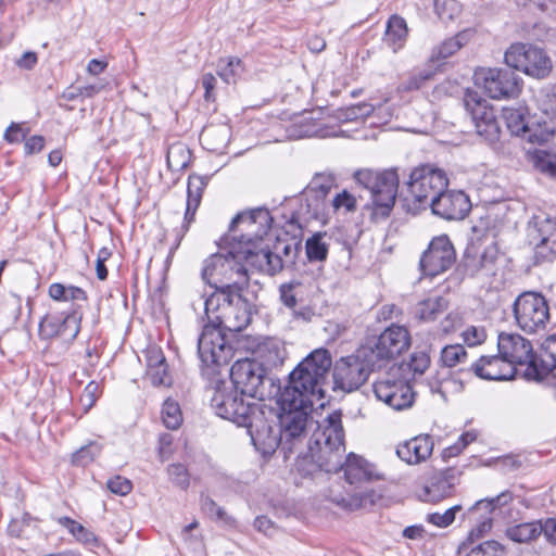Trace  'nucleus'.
Wrapping results in <instances>:
<instances>
[{
    "label": "nucleus",
    "instance_id": "2f4dec72",
    "mask_svg": "<svg viewBox=\"0 0 556 556\" xmlns=\"http://www.w3.org/2000/svg\"><path fill=\"white\" fill-rule=\"evenodd\" d=\"M506 536L517 543H529L543 534V522H522L507 527Z\"/></svg>",
    "mask_w": 556,
    "mask_h": 556
},
{
    "label": "nucleus",
    "instance_id": "cd10ccee",
    "mask_svg": "<svg viewBox=\"0 0 556 556\" xmlns=\"http://www.w3.org/2000/svg\"><path fill=\"white\" fill-rule=\"evenodd\" d=\"M433 451V441L429 435L415 437L396 448V455L409 465H416L430 457Z\"/></svg>",
    "mask_w": 556,
    "mask_h": 556
},
{
    "label": "nucleus",
    "instance_id": "bb28decb",
    "mask_svg": "<svg viewBox=\"0 0 556 556\" xmlns=\"http://www.w3.org/2000/svg\"><path fill=\"white\" fill-rule=\"evenodd\" d=\"M334 187V177L331 174H316L304 190L307 206L314 215L325 212V200Z\"/></svg>",
    "mask_w": 556,
    "mask_h": 556
},
{
    "label": "nucleus",
    "instance_id": "a878e982",
    "mask_svg": "<svg viewBox=\"0 0 556 556\" xmlns=\"http://www.w3.org/2000/svg\"><path fill=\"white\" fill-rule=\"evenodd\" d=\"M470 370L479 378L485 380H509L513 379L517 369L504 357L498 355H482L471 364Z\"/></svg>",
    "mask_w": 556,
    "mask_h": 556
},
{
    "label": "nucleus",
    "instance_id": "3c124183",
    "mask_svg": "<svg viewBox=\"0 0 556 556\" xmlns=\"http://www.w3.org/2000/svg\"><path fill=\"white\" fill-rule=\"evenodd\" d=\"M80 320L81 315L76 311H73L72 313L63 316L61 328L62 331L60 332V337H62L64 340L75 339L80 329Z\"/></svg>",
    "mask_w": 556,
    "mask_h": 556
},
{
    "label": "nucleus",
    "instance_id": "39448f33",
    "mask_svg": "<svg viewBox=\"0 0 556 556\" xmlns=\"http://www.w3.org/2000/svg\"><path fill=\"white\" fill-rule=\"evenodd\" d=\"M238 245L227 254H212L204 261L202 278L216 290L242 291L249 281V268L241 263Z\"/></svg>",
    "mask_w": 556,
    "mask_h": 556
},
{
    "label": "nucleus",
    "instance_id": "bf43d9fd",
    "mask_svg": "<svg viewBox=\"0 0 556 556\" xmlns=\"http://www.w3.org/2000/svg\"><path fill=\"white\" fill-rule=\"evenodd\" d=\"M169 480L180 489H187L189 485V473L181 464H172L167 468Z\"/></svg>",
    "mask_w": 556,
    "mask_h": 556
},
{
    "label": "nucleus",
    "instance_id": "e433bc0d",
    "mask_svg": "<svg viewBox=\"0 0 556 556\" xmlns=\"http://www.w3.org/2000/svg\"><path fill=\"white\" fill-rule=\"evenodd\" d=\"M200 139L207 149L219 150L229 141V128L225 125L207 126L202 130Z\"/></svg>",
    "mask_w": 556,
    "mask_h": 556
},
{
    "label": "nucleus",
    "instance_id": "6e6d98bb",
    "mask_svg": "<svg viewBox=\"0 0 556 556\" xmlns=\"http://www.w3.org/2000/svg\"><path fill=\"white\" fill-rule=\"evenodd\" d=\"M497 256L498 251L495 245H489L485 248L483 253L479 256L482 274L486 276L495 274Z\"/></svg>",
    "mask_w": 556,
    "mask_h": 556
},
{
    "label": "nucleus",
    "instance_id": "69168bd1",
    "mask_svg": "<svg viewBox=\"0 0 556 556\" xmlns=\"http://www.w3.org/2000/svg\"><path fill=\"white\" fill-rule=\"evenodd\" d=\"M147 370L166 366V359L162 350L157 346H150L146 351Z\"/></svg>",
    "mask_w": 556,
    "mask_h": 556
},
{
    "label": "nucleus",
    "instance_id": "5701e85b",
    "mask_svg": "<svg viewBox=\"0 0 556 556\" xmlns=\"http://www.w3.org/2000/svg\"><path fill=\"white\" fill-rule=\"evenodd\" d=\"M429 207H431L433 214L444 219L459 220L468 214L471 204L463 191L444 190L432 200Z\"/></svg>",
    "mask_w": 556,
    "mask_h": 556
},
{
    "label": "nucleus",
    "instance_id": "4c0bfd02",
    "mask_svg": "<svg viewBox=\"0 0 556 556\" xmlns=\"http://www.w3.org/2000/svg\"><path fill=\"white\" fill-rule=\"evenodd\" d=\"M303 288L304 285L300 280H291L289 282L282 283L279 287L281 303L286 307L294 309L298 304H301L304 300Z\"/></svg>",
    "mask_w": 556,
    "mask_h": 556
},
{
    "label": "nucleus",
    "instance_id": "473e14b6",
    "mask_svg": "<svg viewBox=\"0 0 556 556\" xmlns=\"http://www.w3.org/2000/svg\"><path fill=\"white\" fill-rule=\"evenodd\" d=\"M472 37V31L466 29L459 31L454 38H450L435 47L431 53V61H442L457 52Z\"/></svg>",
    "mask_w": 556,
    "mask_h": 556
},
{
    "label": "nucleus",
    "instance_id": "72a5a7b5",
    "mask_svg": "<svg viewBox=\"0 0 556 556\" xmlns=\"http://www.w3.org/2000/svg\"><path fill=\"white\" fill-rule=\"evenodd\" d=\"M507 129L511 135L520 137L531 122L525 108H504L502 113Z\"/></svg>",
    "mask_w": 556,
    "mask_h": 556
},
{
    "label": "nucleus",
    "instance_id": "58836bf2",
    "mask_svg": "<svg viewBox=\"0 0 556 556\" xmlns=\"http://www.w3.org/2000/svg\"><path fill=\"white\" fill-rule=\"evenodd\" d=\"M191 160L189 149L181 142L169 146L167 150L166 161L168 167L173 172H180L185 169Z\"/></svg>",
    "mask_w": 556,
    "mask_h": 556
},
{
    "label": "nucleus",
    "instance_id": "e2e57ef3",
    "mask_svg": "<svg viewBox=\"0 0 556 556\" xmlns=\"http://www.w3.org/2000/svg\"><path fill=\"white\" fill-rule=\"evenodd\" d=\"M100 386L96 381H90L85 387L80 395V403L86 410L90 409L94 405L97 399L100 395Z\"/></svg>",
    "mask_w": 556,
    "mask_h": 556
},
{
    "label": "nucleus",
    "instance_id": "09e8293b",
    "mask_svg": "<svg viewBox=\"0 0 556 556\" xmlns=\"http://www.w3.org/2000/svg\"><path fill=\"white\" fill-rule=\"evenodd\" d=\"M531 162L540 172L556 177V155L542 150H535L531 154Z\"/></svg>",
    "mask_w": 556,
    "mask_h": 556
},
{
    "label": "nucleus",
    "instance_id": "603ef678",
    "mask_svg": "<svg viewBox=\"0 0 556 556\" xmlns=\"http://www.w3.org/2000/svg\"><path fill=\"white\" fill-rule=\"evenodd\" d=\"M62 321V315H47L39 325L40 336L45 339L60 337Z\"/></svg>",
    "mask_w": 556,
    "mask_h": 556
},
{
    "label": "nucleus",
    "instance_id": "aec40b11",
    "mask_svg": "<svg viewBox=\"0 0 556 556\" xmlns=\"http://www.w3.org/2000/svg\"><path fill=\"white\" fill-rule=\"evenodd\" d=\"M498 353L517 369V366L529 367L534 361L532 342L519 333L502 332L497 338Z\"/></svg>",
    "mask_w": 556,
    "mask_h": 556
},
{
    "label": "nucleus",
    "instance_id": "864d4df0",
    "mask_svg": "<svg viewBox=\"0 0 556 556\" xmlns=\"http://www.w3.org/2000/svg\"><path fill=\"white\" fill-rule=\"evenodd\" d=\"M99 454L100 446L97 443H89L73 454L72 462L77 466H86L91 463Z\"/></svg>",
    "mask_w": 556,
    "mask_h": 556
},
{
    "label": "nucleus",
    "instance_id": "f704fd0d",
    "mask_svg": "<svg viewBox=\"0 0 556 556\" xmlns=\"http://www.w3.org/2000/svg\"><path fill=\"white\" fill-rule=\"evenodd\" d=\"M366 496L358 493L346 491L342 493L339 485H333L329 490V500L336 505L346 510H356L365 505Z\"/></svg>",
    "mask_w": 556,
    "mask_h": 556
},
{
    "label": "nucleus",
    "instance_id": "13d9d810",
    "mask_svg": "<svg viewBox=\"0 0 556 556\" xmlns=\"http://www.w3.org/2000/svg\"><path fill=\"white\" fill-rule=\"evenodd\" d=\"M469 556H505L504 547L496 541H485L473 547Z\"/></svg>",
    "mask_w": 556,
    "mask_h": 556
},
{
    "label": "nucleus",
    "instance_id": "20e7f679",
    "mask_svg": "<svg viewBox=\"0 0 556 556\" xmlns=\"http://www.w3.org/2000/svg\"><path fill=\"white\" fill-rule=\"evenodd\" d=\"M311 451L317 454L323 471H339L345 452L342 414L340 412L331 413L318 425L311 438Z\"/></svg>",
    "mask_w": 556,
    "mask_h": 556
},
{
    "label": "nucleus",
    "instance_id": "a18cd8bd",
    "mask_svg": "<svg viewBox=\"0 0 556 556\" xmlns=\"http://www.w3.org/2000/svg\"><path fill=\"white\" fill-rule=\"evenodd\" d=\"M525 130L520 137L530 143H545L553 136V131L545 124L534 122H530Z\"/></svg>",
    "mask_w": 556,
    "mask_h": 556
},
{
    "label": "nucleus",
    "instance_id": "9d476101",
    "mask_svg": "<svg viewBox=\"0 0 556 556\" xmlns=\"http://www.w3.org/2000/svg\"><path fill=\"white\" fill-rule=\"evenodd\" d=\"M410 344L408 330L402 326L392 325L379 337L370 338L361 346V354L374 361L376 368L386 362L401 355Z\"/></svg>",
    "mask_w": 556,
    "mask_h": 556
},
{
    "label": "nucleus",
    "instance_id": "c9c22d12",
    "mask_svg": "<svg viewBox=\"0 0 556 556\" xmlns=\"http://www.w3.org/2000/svg\"><path fill=\"white\" fill-rule=\"evenodd\" d=\"M448 302L442 296L430 298L417 304L415 315L424 321L434 320L447 309Z\"/></svg>",
    "mask_w": 556,
    "mask_h": 556
},
{
    "label": "nucleus",
    "instance_id": "5fc2aeb1",
    "mask_svg": "<svg viewBox=\"0 0 556 556\" xmlns=\"http://www.w3.org/2000/svg\"><path fill=\"white\" fill-rule=\"evenodd\" d=\"M462 510L460 505H455L448 509H446L444 513H432L427 515V521L439 527V528H445L452 525L455 520V516L458 511Z\"/></svg>",
    "mask_w": 556,
    "mask_h": 556
},
{
    "label": "nucleus",
    "instance_id": "f8f14e48",
    "mask_svg": "<svg viewBox=\"0 0 556 556\" xmlns=\"http://www.w3.org/2000/svg\"><path fill=\"white\" fill-rule=\"evenodd\" d=\"M376 369L374 361L361 354V348L354 355L339 359L333 369L334 388L352 392L363 386L369 374Z\"/></svg>",
    "mask_w": 556,
    "mask_h": 556
},
{
    "label": "nucleus",
    "instance_id": "423d86ee",
    "mask_svg": "<svg viewBox=\"0 0 556 556\" xmlns=\"http://www.w3.org/2000/svg\"><path fill=\"white\" fill-rule=\"evenodd\" d=\"M448 179L444 170L430 164L415 167L406 182V195L408 211H418L431 205L432 200L446 190Z\"/></svg>",
    "mask_w": 556,
    "mask_h": 556
},
{
    "label": "nucleus",
    "instance_id": "f3484780",
    "mask_svg": "<svg viewBox=\"0 0 556 556\" xmlns=\"http://www.w3.org/2000/svg\"><path fill=\"white\" fill-rule=\"evenodd\" d=\"M240 391L218 390L212 399V406L216 414L242 427L249 424V419L260 409L257 405L244 403Z\"/></svg>",
    "mask_w": 556,
    "mask_h": 556
},
{
    "label": "nucleus",
    "instance_id": "dca6fc26",
    "mask_svg": "<svg viewBox=\"0 0 556 556\" xmlns=\"http://www.w3.org/2000/svg\"><path fill=\"white\" fill-rule=\"evenodd\" d=\"M513 501V494L504 491L492 498L477 501L465 514L467 519L477 521V525L469 531L468 541L473 543L476 540L485 535L493 526L492 513L508 505Z\"/></svg>",
    "mask_w": 556,
    "mask_h": 556
},
{
    "label": "nucleus",
    "instance_id": "79ce46f5",
    "mask_svg": "<svg viewBox=\"0 0 556 556\" xmlns=\"http://www.w3.org/2000/svg\"><path fill=\"white\" fill-rule=\"evenodd\" d=\"M59 523L65 527L78 542L87 545L97 543V538L93 532L70 517H61Z\"/></svg>",
    "mask_w": 556,
    "mask_h": 556
},
{
    "label": "nucleus",
    "instance_id": "0e129e2a",
    "mask_svg": "<svg viewBox=\"0 0 556 556\" xmlns=\"http://www.w3.org/2000/svg\"><path fill=\"white\" fill-rule=\"evenodd\" d=\"M147 378L153 386H170L172 383L167 365L147 370Z\"/></svg>",
    "mask_w": 556,
    "mask_h": 556
},
{
    "label": "nucleus",
    "instance_id": "c756f323",
    "mask_svg": "<svg viewBox=\"0 0 556 556\" xmlns=\"http://www.w3.org/2000/svg\"><path fill=\"white\" fill-rule=\"evenodd\" d=\"M207 185V180L205 177L192 174L188 178V188H187V207L185 213V225L184 227L187 229L189 224L192 222L195 211L198 210L203 190Z\"/></svg>",
    "mask_w": 556,
    "mask_h": 556
},
{
    "label": "nucleus",
    "instance_id": "338daca9",
    "mask_svg": "<svg viewBox=\"0 0 556 556\" xmlns=\"http://www.w3.org/2000/svg\"><path fill=\"white\" fill-rule=\"evenodd\" d=\"M106 485L112 493L117 495H126L132 489L131 482L128 479L123 478L121 476H116L112 479H109Z\"/></svg>",
    "mask_w": 556,
    "mask_h": 556
},
{
    "label": "nucleus",
    "instance_id": "de8ad7c7",
    "mask_svg": "<svg viewBox=\"0 0 556 556\" xmlns=\"http://www.w3.org/2000/svg\"><path fill=\"white\" fill-rule=\"evenodd\" d=\"M467 352L460 344L446 345L441 351L440 361L443 366L455 367L463 364L467 358Z\"/></svg>",
    "mask_w": 556,
    "mask_h": 556
},
{
    "label": "nucleus",
    "instance_id": "49530a36",
    "mask_svg": "<svg viewBox=\"0 0 556 556\" xmlns=\"http://www.w3.org/2000/svg\"><path fill=\"white\" fill-rule=\"evenodd\" d=\"M162 419L166 428L176 430L182 422V415L177 402L166 400L162 408Z\"/></svg>",
    "mask_w": 556,
    "mask_h": 556
},
{
    "label": "nucleus",
    "instance_id": "0eeeda50",
    "mask_svg": "<svg viewBox=\"0 0 556 556\" xmlns=\"http://www.w3.org/2000/svg\"><path fill=\"white\" fill-rule=\"evenodd\" d=\"M357 184L369 190L377 213L389 215L393 207L399 188V174L396 168L382 172L359 169L354 174Z\"/></svg>",
    "mask_w": 556,
    "mask_h": 556
},
{
    "label": "nucleus",
    "instance_id": "37998d69",
    "mask_svg": "<svg viewBox=\"0 0 556 556\" xmlns=\"http://www.w3.org/2000/svg\"><path fill=\"white\" fill-rule=\"evenodd\" d=\"M374 110V104L362 102L344 109H339L337 112V118L341 122H354L369 116Z\"/></svg>",
    "mask_w": 556,
    "mask_h": 556
},
{
    "label": "nucleus",
    "instance_id": "b1692460",
    "mask_svg": "<svg viewBox=\"0 0 556 556\" xmlns=\"http://www.w3.org/2000/svg\"><path fill=\"white\" fill-rule=\"evenodd\" d=\"M459 476L460 471L453 467L434 472L424 486L422 498L427 502L438 503L452 496Z\"/></svg>",
    "mask_w": 556,
    "mask_h": 556
},
{
    "label": "nucleus",
    "instance_id": "f03ea898",
    "mask_svg": "<svg viewBox=\"0 0 556 556\" xmlns=\"http://www.w3.org/2000/svg\"><path fill=\"white\" fill-rule=\"evenodd\" d=\"M332 366L329 352L317 349L308 354L290 374L289 384L280 392L287 405L294 399L301 403L317 404L325 396V384Z\"/></svg>",
    "mask_w": 556,
    "mask_h": 556
},
{
    "label": "nucleus",
    "instance_id": "412c9836",
    "mask_svg": "<svg viewBox=\"0 0 556 556\" xmlns=\"http://www.w3.org/2000/svg\"><path fill=\"white\" fill-rule=\"evenodd\" d=\"M376 397L395 410H402L412 406L414 392L405 380L381 379L374 383Z\"/></svg>",
    "mask_w": 556,
    "mask_h": 556
},
{
    "label": "nucleus",
    "instance_id": "7c9ffc66",
    "mask_svg": "<svg viewBox=\"0 0 556 556\" xmlns=\"http://www.w3.org/2000/svg\"><path fill=\"white\" fill-rule=\"evenodd\" d=\"M408 35L406 22L403 17L393 15L389 18L384 35V42L393 50L399 51L405 43Z\"/></svg>",
    "mask_w": 556,
    "mask_h": 556
},
{
    "label": "nucleus",
    "instance_id": "ea45409f",
    "mask_svg": "<svg viewBox=\"0 0 556 556\" xmlns=\"http://www.w3.org/2000/svg\"><path fill=\"white\" fill-rule=\"evenodd\" d=\"M325 232H316L305 242L307 258L311 262H324L328 256V243L324 241Z\"/></svg>",
    "mask_w": 556,
    "mask_h": 556
},
{
    "label": "nucleus",
    "instance_id": "052dcab7",
    "mask_svg": "<svg viewBox=\"0 0 556 556\" xmlns=\"http://www.w3.org/2000/svg\"><path fill=\"white\" fill-rule=\"evenodd\" d=\"M433 71L422 70L413 74L406 81L402 83L400 89L402 91H412L419 89L422 84L433 76Z\"/></svg>",
    "mask_w": 556,
    "mask_h": 556
},
{
    "label": "nucleus",
    "instance_id": "4d7b16f0",
    "mask_svg": "<svg viewBox=\"0 0 556 556\" xmlns=\"http://www.w3.org/2000/svg\"><path fill=\"white\" fill-rule=\"evenodd\" d=\"M201 506L203 511L211 518H215L216 520H220L227 525H231L233 522V519L228 516L224 508L218 506L211 497H203Z\"/></svg>",
    "mask_w": 556,
    "mask_h": 556
},
{
    "label": "nucleus",
    "instance_id": "8fccbe9b",
    "mask_svg": "<svg viewBox=\"0 0 556 556\" xmlns=\"http://www.w3.org/2000/svg\"><path fill=\"white\" fill-rule=\"evenodd\" d=\"M434 11L441 21L448 22L459 15L462 7L456 0H434Z\"/></svg>",
    "mask_w": 556,
    "mask_h": 556
},
{
    "label": "nucleus",
    "instance_id": "c85d7f7f",
    "mask_svg": "<svg viewBox=\"0 0 556 556\" xmlns=\"http://www.w3.org/2000/svg\"><path fill=\"white\" fill-rule=\"evenodd\" d=\"M340 470L344 472V478L351 485L372 479L371 466L363 457L353 453L349 454L344 462L342 460Z\"/></svg>",
    "mask_w": 556,
    "mask_h": 556
},
{
    "label": "nucleus",
    "instance_id": "680f3d73",
    "mask_svg": "<svg viewBox=\"0 0 556 556\" xmlns=\"http://www.w3.org/2000/svg\"><path fill=\"white\" fill-rule=\"evenodd\" d=\"M329 205L334 212L339 211L340 208H345V211L352 212L356 207V199L346 190H343L332 199Z\"/></svg>",
    "mask_w": 556,
    "mask_h": 556
},
{
    "label": "nucleus",
    "instance_id": "1a4fd4ad",
    "mask_svg": "<svg viewBox=\"0 0 556 556\" xmlns=\"http://www.w3.org/2000/svg\"><path fill=\"white\" fill-rule=\"evenodd\" d=\"M277 403L280 407L278 418L282 450L292 452L294 446L306 435L307 422L314 404L301 403V400L294 399V405H287L282 394H279Z\"/></svg>",
    "mask_w": 556,
    "mask_h": 556
},
{
    "label": "nucleus",
    "instance_id": "6ab92c4d",
    "mask_svg": "<svg viewBox=\"0 0 556 556\" xmlns=\"http://www.w3.org/2000/svg\"><path fill=\"white\" fill-rule=\"evenodd\" d=\"M231 348L226 344L222 329L215 324L207 323L198 340V354L206 366L227 364Z\"/></svg>",
    "mask_w": 556,
    "mask_h": 556
},
{
    "label": "nucleus",
    "instance_id": "4468645a",
    "mask_svg": "<svg viewBox=\"0 0 556 556\" xmlns=\"http://www.w3.org/2000/svg\"><path fill=\"white\" fill-rule=\"evenodd\" d=\"M475 79L492 99L515 98L521 91L519 77L509 68H481L475 73Z\"/></svg>",
    "mask_w": 556,
    "mask_h": 556
},
{
    "label": "nucleus",
    "instance_id": "a19ab883",
    "mask_svg": "<svg viewBox=\"0 0 556 556\" xmlns=\"http://www.w3.org/2000/svg\"><path fill=\"white\" fill-rule=\"evenodd\" d=\"M217 68L218 76L227 84L236 83L243 71L241 60L235 56L220 59Z\"/></svg>",
    "mask_w": 556,
    "mask_h": 556
},
{
    "label": "nucleus",
    "instance_id": "a211bd4d",
    "mask_svg": "<svg viewBox=\"0 0 556 556\" xmlns=\"http://www.w3.org/2000/svg\"><path fill=\"white\" fill-rule=\"evenodd\" d=\"M454 247L447 236L435 237L421 255L419 265L424 275L435 277L446 271L455 262Z\"/></svg>",
    "mask_w": 556,
    "mask_h": 556
},
{
    "label": "nucleus",
    "instance_id": "2eb2a0df",
    "mask_svg": "<svg viewBox=\"0 0 556 556\" xmlns=\"http://www.w3.org/2000/svg\"><path fill=\"white\" fill-rule=\"evenodd\" d=\"M464 105L471 116L478 135L484 137L488 141L498 139L500 126L495 111L486 100L482 99L476 91L466 90Z\"/></svg>",
    "mask_w": 556,
    "mask_h": 556
},
{
    "label": "nucleus",
    "instance_id": "6e6552de",
    "mask_svg": "<svg viewBox=\"0 0 556 556\" xmlns=\"http://www.w3.org/2000/svg\"><path fill=\"white\" fill-rule=\"evenodd\" d=\"M513 313L517 327L529 334L544 331L551 319L546 298L534 291L520 293L514 301Z\"/></svg>",
    "mask_w": 556,
    "mask_h": 556
},
{
    "label": "nucleus",
    "instance_id": "9b49d317",
    "mask_svg": "<svg viewBox=\"0 0 556 556\" xmlns=\"http://www.w3.org/2000/svg\"><path fill=\"white\" fill-rule=\"evenodd\" d=\"M230 378L237 391L260 401H265L270 393L266 390V382L271 387L270 379L265 378V369L254 359H239L230 369Z\"/></svg>",
    "mask_w": 556,
    "mask_h": 556
},
{
    "label": "nucleus",
    "instance_id": "7ed1b4c3",
    "mask_svg": "<svg viewBox=\"0 0 556 556\" xmlns=\"http://www.w3.org/2000/svg\"><path fill=\"white\" fill-rule=\"evenodd\" d=\"M240 292L214 291L204 301L207 321L232 332L243 330L251 321V309L249 302L242 298Z\"/></svg>",
    "mask_w": 556,
    "mask_h": 556
},
{
    "label": "nucleus",
    "instance_id": "393cba45",
    "mask_svg": "<svg viewBox=\"0 0 556 556\" xmlns=\"http://www.w3.org/2000/svg\"><path fill=\"white\" fill-rule=\"evenodd\" d=\"M556 368V334L547 337L539 354L534 353V361L525 368L523 377L527 380L541 381Z\"/></svg>",
    "mask_w": 556,
    "mask_h": 556
},
{
    "label": "nucleus",
    "instance_id": "f257e3e1",
    "mask_svg": "<svg viewBox=\"0 0 556 556\" xmlns=\"http://www.w3.org/2000/svg\"><path fill=\"white\" fill-rule=\"evenodd\" d=\"M273 217L267 208L257 207L233 217L229 232L237 241L241 263L257 271L274 276L283 268L282 256L261 247L263 237L271 227Z\"/></svg>",
    "mask_w": 556,
    "mask_h": 556
},
{
    "label": "nucleus",
    "instance_id": "ddd939ff",
    "mask_svg": "<svg viewBox=\"0 0 556 556\" xmlns=\"http://www.w3.org/2000/svg\"><path fill=\"white\" fill-rule=\"evenodd\" d=\"M505 63L535 78H544L552 71V61L546 53L528 43L511 45L505 53Z\"/></svg>",
    "mask_w": 556,
    "mask_h": 556
},
{
    "label": "nucleus",
    "instance_id": "c03bdc74",
    "mask_svg": "<svg viewBox=\"0 0 556 556\" xmlns=\"http://www.w3.org/2000/svg\"><path fill=\"white\" fill-rule=\"evenodd\" d=\"M295 469L304 477L312 476L317 471H323V466L317 458V454L311 451V443L308 444L307 453L296 458Z\"/></svg>",
    "mask_w": 556,
    "mask_h": 556
},
{
    "label": "nucleus",
    "instance_id": "774afa93",
    "mask_svg": "<svg viewBox=\"0 0 556 556\" xmlns=\"http://www.w3.org/2000/svg\"><path fill=\"white\" fill-rule=\"evenodd\" d=\"M29 516L26 514L13 518L8 526L9 534L14 538L23 536L26 532V528L29 527Z\"/></svg>",
    "mask_w": 556,
    "mask_h": 556
},
{
    "label": "nucleus",
    "instance_id": "4be33fe9",
    "mask_svg": "<svg viewBox=\"0 0 556 556\" xmlns=\"http://www.w3.org/2000/svg\"><path fill=\"white\" fill-rule=\"evenodd\" d=\"M244 425L254 446L263 454H271L277 447H282V438L279 430H276L269 422L263 418V413L258 409Z\"/></svg>",
    "mask_w": 556,
    "mask_h": 556
}]
</instances>
